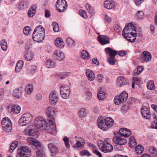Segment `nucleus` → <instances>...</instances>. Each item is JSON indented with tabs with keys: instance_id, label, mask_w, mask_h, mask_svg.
<instances>
[{
	"instance_id": "obj_39",
	"label": "nucleus",
	"mask_w": 157,
	"mask_h": 157,
	"mask_svg": "<svg viewBox=\"0 0 157 157\" xmlns=\"http://www.w3.org/2000/svg\"><path fill=\"white\" fill-rule=\"evenodd\" d=\"M144 148L140 145H138L135 148V151L136 153L138 155L142 154L144 151Z\"/></svg>"
},
{
	"instance_id": "obj_61",
	"label": "nucleus",
	"mask_w": 157,
	"mask_h": 157,
	"mask_svg": "<svg viewBox=\"0 0 157 157\" xmlns=\"http://www.w3.org/2000/svg\"><path fill=\"white\" fill-rule=\"evenodd\" d=\"M127 52L125 51H121L119 52L118 54L121 56H123L126 55Z\"/></svg>"
},
{
	"instance_id": "obj_58",
	"label": "nucleus",
	"mask_w": 157,
	"mask_h": 157,
	"mask_svg": "<svg viewBox=\"0 0 157 157\" xmlns=\"http://www.w3.org/2000/svg\"><path fill=\"white\" fill-rule=\"evenodd\" d=\"M35 141L33 144V145L35 146L36 147H39L41 146V144L39 142L36 140H35Z\"/></svg>"
},
{
	"instance_id": "obj_13",
	"label": "nucleus",
	"mask_w": 157,
	"mask_h": 157,
	"mask_svg": "<svg viewBox=\"0 0 157 157\" xmlns=\"http://www.w3.org/2000/svg\"><path fill=\"white\" fill-rule=\"evenodd\" d=\"M1 124L2 128H12V123L11 121L7 117L2 118Z\"/></svg>"
},
{
	"instance_id": "obj_19",
	"label": "nucleus",
	"mask_w": 157,
	"mask_h": 157,
	"mask_svg": "<svg viewBox=\"0 0 157 157\" xmlns=\"http://www.w3.org/2000/svg\"><path fill=\"white\" fill-rule=\"evenodd\" d=\"M54 42L55 45L59 48H62L64 47L65 43L61 37L57 38L55 40Z\"/></svg>"
},
{
	"instance_id": "obj_24",
	"label": "nucleus",
	"mask_w": 157,
	"mask_h": 157,
	"mask_svg": "<svg viewBox=\"0 0 157 157\" xmlns=\"http://www.w3.org/2000/svg\"><path fill=\"white\" fill-rule=\"evenodd\" d=\"M105 51L106 54H109L110 57H115L117 53V51L113 50L109 47L105 48Z\"/></svg>"
},
{
	"instance_id": "obj_33",
	"label": "nucleus",
	"mask_w": 157,
	"mask_h": 157,
	"mask_svg": "<svg viewBox=\"0 0 157 157\" xmlns=\"http://www.w3.org/2000/svg\"><path fill=\"white\" fill-rule=\"evenodd\" d=\"M66 41L67 44L71 48H73L75 45V41L71 38H67Z\"/></svg>"
},
{
	"instance_id": "obj_22",
	"label": "nucleus",
	"mask_w": 157,
	"mask_h": 157,
	"mask_svg": "<svg viewBox=\"0 0 157 157\" xmlns=\"http://www.w3.org/2000/svg\"><path fill=\"white\" fill-rule=\"evenodd\" d=\"M119 132L120 134L124 137H128L132 133L131 131L127 128H120Z\"/></svg>"
},
{
	"instance_id": "obj_18",
	"label": "nucleus",
	"mask_w": 157,
	"mask_h": 157,
	"mask_svg": "<svg viewBox=\"0 0 157 157\" xmlns=\"http://www.w3.org/2000/svg\"><path fill=\"white\" fill-rule=\"evenodd\" d=\"M99 42L102 45L105 44L109 43V39L106 36L100 35L98 37Z\"/></svg>"
},
{
	"instance_id": "obj_50",
	"label": "nucleus",
	"mask_w": 157,
	"mask_h": 157,
	"mask_svg": "<svg viewBox=\"0 0 157 157\" xmlns=\"http://www.w3.org/2000/svg\"><path fill=\"white\" fill-rule=\"evenodd\" d=\"M53 26V30L55 32H58L59 31V29L58 24L55 22L52 23Z\"/></svg>"
},
{
	"instance_id": "obj_35",
	"label": "nucleus",
	"mask_w": 157,
	"mask_h": 157,
	"mask_svg": "<svg viewBox=\"0 0 157 157\" xmlns=\"http://www.w3.org/2000/svg\"><path fill=\"white\" fill-rule=\"evenodd\" d=\"M0 44L2 49L4 51H6L8 48L6 41L4 39L2 40L0 42Z\"/></svg>"
},
{
	"instance_id": "obj_62",
	"label": "nucleus",
	"mask_w": 157,
	"mask_h": 157,
	"mask_svg": "<svg viewBox=\"0 0 157 157\" xmlns=\"http://www.w3.org/2000/svg\"><path fill=\"white\" fill-rule=\"evenodd\" d=\"M122 145H117L115 147L116 149L119 151H122L124 149V148Z\"/></svg>"
},
{
	"instance_id": "obj_52",
	"label": "nucleus",
	"mask_w": 157,
	"mask_h": 157,
	"mask_svg": "<svg viewBox=\"0 0 157 157\" xmlns=\"http://www.w3.org/2000/svg\"><path fill=\"white\" fill-rule=\"evenodd\" d=\"M63 140L66 147L67 148H69L70 147V144L69 143V138L67 137H65L63 138Z\"/></svg>"
},
{
	"instance_id": "obj_27",
	"label": "nucleus",
	"mask_w": 157,
	"mask_h": 157,
	"mask_svg": "<svg viewBox=\"0 0 157 157\" xmlns=\"http://www.w3.org/2000/svg\"><path fill=\"white\" fill-rule=\"evenodd\" d=\"M105 125L108 127L110 128L112 126L113 123V120L110 117H107L105 119Z\"/></svg>"
},
{
	"instance_id": "obj_11",
	"label": "nucleus",
	"mask_w": 157,
	"mask_h": 157,
	"mask_svg": "<svg viewBox=\"0 0 157 157\" xmlns=\"http://www.w3.org/2000/svg\"><path fill=\"white\" fill-rule=\"evenodd\" d=\"M59 100V97L57 93L55 91H52L50 93L49 98L50 104L52 105H55Z\"/></svg>"
},
{
	"instance_id": "obj_42",
	"label": "nucleus",
	"mask_w": 157,
	"mask_h": 157,
	"mask_svg": "<svg viewBox=\"0 0 157 157\" xmlns=\"http://www.w3.org/2000/svg\"><path fill=\"white\" fill-rule=\"evenodd\" d=\"M147 88L150 90H154L155 89V86L153 81H150L147 83Z\"/></svg>"
},
{
	"instance_id": "obj_59",
	"label": "nucleus",
	"mask_w": 157,
	"mask_h": 157,
	"mask_svg": "<svg viewBox=\"0 0 157 157\" xmlns=\"http://www.w3.org/2000/svg\"><path fill=\"white\" fill-rule=\"evenodd\" d=\"M98 81L99 82H101L103 78V75L101 74H99L97 75V77Z\"/></svg>"
},
{
	"instance_id": "obj_9",
	"label": "nucleus",
	"mask_w": 157,
	"mask_h": 157,
	"mask_svg": "<svg viewBox=\"0 0 157 157\" xmlns=\"http://www.w3.org/2000/svg\"><path fill=\"white\" fill-rule=\"evenodd\" d=\"M71 90L67 86H63L60 88V94L62 98L63 99H68L69 97Z\"/></svg>"
},
{
	"instance_id": "obj_32",
	"label": "nucleus",
	"mask_w": 157,
	"mask_h": 157,
	"mask_svg": "<svg viewBox=\"0 0 157 157\" xmlns=\"http://www.w3.org/2000/svg\"><path fill=\"white\" fill-rule=\"evenodd\" d=\"M24 57L27 61H30L33 59L34 56L32 52L28 51L25 53Z\"/></svg>"
},
{
	"instance_id": "obj_1",
	"label": "nucleus",
	"mask_w": 157,
	"mask_h": 157,
	"mask_svg": "<svg viewBox=\"0 0 157 157\" xmlns=\"http://www.w3.org/2000/svg\"><path fill=\"white\" fill-rule=\"evenodd\" d=\"M137 31L134 25L129 23L124 28L122 36L130 42H134L136 39Z\"/></svg>"
},
{
	"instance_id": "obj_49",
	"label": "nucleus",
	"mask_w": 157,
	"mask_h": 157,
	"mask_svg": "<svg viewBox=\"0 0 157 157\" xmlns=\"http://www.w3.org/2000/svg\"><path fill=\"white\" fill-rule=\"evenodd\" d=\"M86 110L84 108L81 109L79 111L78 115L80 117H83L86 116Z\"/></svg>"
},
{
	"instance_id": "obj_15",
	"label": "nucleus",
	"mask_w": 157,
	"mask_h": 157,
	"mask_svg": "<svg viewBox=\"0 0 157 157\" xmlns=\"http://www.w3.org/2000/svg\"><path fill=\"white\" fill-rule=\"evenodd\" d=\"M38 128H32L29 129H26L24 131L25 133L28 136H38L39 134V132Z\"/></svg>"
},
{
	"instance_id": "obj_6",
	"label": "nucleus",
	"mask_w": 157,
	"mask_h": 157,
	"mask_svg": "<svg viewBox=\"0 0 157 157\" xmlns=\"http://www.w3.org/2000/svg\"><path fill=\"white\" fill-rule=\"evenodd\" d=\"M48 125H49L48 124ZM48 124L46 120L43 117H38L35 119L32 127L35 128H46L48 127Z\"/></svg>"
},
{
	"instance_id": "obj_40",
	"label": "nucleus",
	"mask_w": 157,
	"mask_h": 157,
	"mask_svg": "<svg viewBox=\"0 0 157 157\" xmlns=\"http://www.w3.org/2000/svg\"><path fill=\"white\" fill-rule=\"evenodd\" d=\"M81 56L83 59H87L89 58V54L88 52L85 50H83L81 52Z\"/></svg>"
},
{
	"instance_id": "obj_2",
	"label": "nucleus",
	"mask_w": 157,
	"mask_h": 157,
	"mask_svg": "<svg viewBox=\"0 0 157 157\" xmlns=\"http://www.w3.org/2000/svg\"><path fill=\"white\" fill-rule=\"evenodd\" d=\"M44 29L42 25H39L35 29L33 34L32 38L37 42H42L44 38Z\"/></svg>"
},
{
	"instance_id": "obj_23",
	"label": "nucleus",
	"mask_w": 157,
	"mask_h": 157,
	"mask_svg": "<svg viewBox=\"0 0 157 157\" xmlns=\"http://www.w3.org/2000/svg\"><path fill=\"white\" fill-rule=\"evenodd\" d=\"M126 81L123 76H120L117 79V86L118 87H121L126 84Z\"/></svg>"
},
{
	"instance_id": "obj_43",
	"label": "nucleus",
	"mask_w": 157,
	"mask_h": 157,
	"mask_svg": "<svg viewBox=\"0 0 157 157\" xmlns=\"http://www.w3.org/2000/svg\"><path fill=\"white\" fill-rule=\"evenodd\" d=\"M144 67L143 66L138 67L136 69H135L133 71V74L135 75H138L142 71Z\"/></svg>"
},
{
	"instance_id": "obj_56",
	"label": "nucleus",
	"mask_w": 157,
	"mask_h": 157,
	"mask_svg": "<svg viewBox=\"0 0 157 157\" xmlns=\"http://www.w3.org/2000/svg\"><path fill=\"white\" fill-rule=\"evenodd\" d=\"M92 94L90 92H87L86 93L85 99L87 101H89L91 98Z\"/></svg>"
},
{
	"instance_id": "obj_48",
	"label": "nucleus",
	"mask_w": 157,
	"mask_h": 157,
	"mask_svg": "<svg viewBox=\"0 0 157 157\" xmlns=\"http://www.w3.org/2000/svg\"><path fill=\"white\" fill-rule=\"evenodd\" d=\"M45 129L51 134L55 135L57 133L56 128H45Z\"/></svg>"
},
{
	"instance_id": "obj_29",
	"label": "nucleus",
	"mask_w": 157,
	"mask_h": 157,
	"mask_svg": "<svg viewBox=\"0 0 157 157\" xmlns=\"http://www.w3.org/2000/svg\"><path fill=\"white\" fill-rule=\"evenodd\" d=\"M22 92L21 88H18L14 90L13 95L16 98H19L21 96Z\"/></svg>"
},
{
	"instance_id": "obj_47",
	"label": "nucleus",
	"mask_w": 157,
	"mask_h": 157,
	"mask_svg": "<svg viewBox=\"0 0 157 157\" xmlns=\"http://www.w3.org/2000/svg\"><path fill=\"white\" fill-rule=\"evenodd\" d=\"M86 7L90 14L92 15L94 13V10L93 8L91 6L90 4L87 3L86 5Z\"/></svg>"
},
{
	"instance_id": "obj_17",
	"label": "nucleus",
	"mask_w": 157,
	"mask_h": 157,
	"mask_svg": "<svg viewBox=\"0 0 157 157\" xmlns=\"http://www.w3.org/2000/svg\"><path fill=\"white\" fill-rule=\"evenodd\" d=\"M115 6V2L113 0H106L104 2V6L108 9H112Z\"/></svg>"
},
{
	"instance_id": "obj_54",
	"label": "nucleus",
	"mask_w": 157,
	"mask_h": 157,
	"mask_svg": "<svg viewBox=\"0 0 157 157\" xmlns=\"http://www.w3.org/2000/svg\"><path fill=\"white\" fill-rule=\"evenodd\" d=\"M79 13L80 15L83 18L86 19L87 18L86 13L85 11L82 10H80L79 11Z\"/></svg>"
},
{
	"instance_id": "obj_38",
	"label": "nucleus",
	"mask_w": 157,
	"mask_h": 157,
	"mask_svg": "<svg viewBox=\"0 0 157 157\" xmlns=\"http://www.w3.org/2000/svg\"><path fill=\"white\" fill-rule=\"evenodd\" d=\"M56 65V63L53 60H48L46 63V66L48 68H54L55 67Z\"/></svg>"
},
{
	"instance_id": "obj_28",
	"label": "nucleus",
	"mask_w": 157,
	"mask_h": 157,
	"mask_svg": "<svg viewBox=\"0 0 157 157\" xmlns=\"http://www.w3.org/2000/svg\"><path fill=\"white\" fill-rule=\"evenodd\" d=\"M8 108L11 109V112H12L16 113H18L21 110L20 107L18 105H14L11 106H9Z\"/></svg>"
},
{
	"instance_id": "obj_34",
	"label": "nucleus",
	"mask_w": 157,
	"mask_h": 157,
	"mask_svg": "<svg viewBox=\"0 0 157 157\" xmlns=\"http://www.w3.org/2000/svg\"><path fill=\"white\" fill-rule=\"evenodd\" d=\"M33 90V86L31 84H29L25 88V91L28 94H30Z\"/></svg>"
},
{
	"instance_id": "obj_45",
	"label": "nucleus",
	"mask_w": 157,
	"mask_h": 157,
	"mask_svg": "<svg viewBox=\"0 0 157 157\" xmlns=\"http://www.w3.org/2000/svg\"><path fill=\"white\" fill-rule=\"evenodd\" d=\"M18 144L17 141H14L10 145V152H12L17 147Z\"/></svg>"
},
{
	"instance_id": "obj_20",
	"label": "nucleus",
	"mask_w": 157,
	"mask_h": 157,
	"mask_svg": "<svg viewBox=\"0 0 157 157\" xmlns=\"http://www.w3.org/2000/svg\"><path fill=\"white\" fill-rule=\"evenodd\" d=\"M48 147L51 152V155L52 156L56 155L58 152L59 150L57 147L53 144H48Z\"/></svg>"
},
{
	"instance_id": "obj_12",
	"label": "nucleus",
	"mask_w": 157,
	"mask_h": 157,
	"mask_svg": "<svg viewBox=\"0 0 157 157\" xmlns=\"http://www.w3.org/2000/svg\"><path fill=\"white\" fill-rule=\"evenodd\" d=\"M141 113L142 116L146 119H149L151 117L149 107L148 106L143 105L141 110Z\"/></svg>"
},
{
	"instance_id": "obj_30",
	"label": "nucleus",
	"mask_w": 157,
	"mask_h": 157,
	"mask_svg": "<svg viewBox=\"0 0 157 157\" xmlns=\"http://www.w3.org/2000/svg\"><path fill=\"white\" fill-rule=\"evenodd\" d=\"M29 5V2L26 1H21L18 5V8L20 10H22L28 8Z\"/></svg>"
},
{
	"instance_id": "obj_10",
	"label": "nucleus",
	"mask_w": 157,
	"mask_h": 157,
	"mask_svg": "<svg viewBox=\"0 0 157 157\" xmlns=\"http://www.w3.org/2000/svg\"><path fill=\"white\" fill-rule=\"evenodd\" d=\"M56 6L58 11L62 12L67 8V4L65 0H58Z\"/></svg>"
},
{
	"instance_id": "obj_4",
	"label": "nucleus",
	"mask_w": 157,
	"mask_h": 157,
	"mask_svg": "<svg viewBox=\"0 0 157 157\" xmlns=\"http://www.w3.org/2000/svg\"><path fill=\"white\" fill-rule=\"evenodd\" d=\"M110 140L107 138L105 139L103 142H99L98 145L100 149L104 153L110 152L113 149V147L109 143Z\"/></svg>"
},
{
	"instance_id": "obj_3",
	"label": "nucleus",
	"mask_w": 157,
	"mask_h": 157,
	"mask_svg": "<svg viewBox=\"0 0 157 157\" xmlns=\"http://www.w3.org/2000/svg\"><path fill=\"white\" fill-rule=\"evenodd\" d=\"M56 112V109L52 106L48 107L46 109L50 128H56L54 115Z\"/></svg>"
},
{
	"instance_id": "obj_64",
	"label": "nucleus",
	"mask_w": 157,
	"mask_h": 157,
	"mask_svg": "<svg viewBox=\"0 0 157 157\" xmlns=\"http://www.w3.org/2000/svg\"><path fill=\"white\" fill-rule=\"evenodd\" d=\"M151 127V128H157V119L152 123Z\"/></svg>"
},
{
	"instance_id": "obj_14",
	"label": "nucleus",
	"mask_w": 157,
	"mask_h": 157,
	"mask_svg": "<svg viewBox=\"0 0 157 157\" xmlns=\"http://www.w3.org/2000/svg\"><path fill=\"white\" fill-rule=\"evenodd\" d=\"M113 141L115 144L120 145H124L127 143L126 139L118 136L114 137L113 138Z\"/></svg>"
},
{
	"instance_id": "obj_37",
	"label": "nucleus",
	"mask_w": 157,
	"mask_h": 157,
	"mask_svg": "<svg viewBox=\"0 0 157 157\" xmlns=\"http://www.w3.org/2000/svg\"><path fill=\"white\" fill-rule=\"evenodd\" d=\"M85 142L84 140L81 138L80 140L77 141V143L73 146L74 147H82L85 144Z\"/></svg>"
},
{
	"instance_id": "obj_41",
	"label": "nucleus",
	"mask_w": 157,
	"mask_h": 157,
	"mask_svg": "<svg viewBox=\"0 0 157 157\" xmlns=\"http://www.w3.org/2000/svg\"><path fill=\"white\" fill-rule=\"evenodd\" d=\"M129 144L131 147H133L136 145V142L134 137L131 136L129 138Z\"/></svg>"
},
{
	"instance_id": "obj_46",
	"label": "nucleus",
	"mask_w": 157,
	"mask_h": 157,
	"mask_svg": "<svg viewBox=\"0 0 157 157\" xmlns=\"http://www.w3.org/2000/svg\"><path fill=\"white\" fill-rule=\"evenodd\" d=\"M31 31V29L29 26H27L24 27L23 29V33L25 35H29Z\"/></svg>"
},
{
	"instance_id": "obj_36",
	"label": "nucleus",
	"mask_w": 157,
	"mask_h": 157,
	"mask_svg": "<svg viewBox=\"0 0 157 157\" xmlns=\"http://www.w3.org/2000/svg\"><path fill=\"white\" fill-rule=\"evenodd\" d=\"M23 62L22 60L17 62L15 69L16 72H18L20 71L23 67Z\"/></svg>"
},
{
	"instance_id": "obj_44",
	"label": "nucleus",
	"mask_w": 157,
	"mask_h": 157,
	"mask_svg": "<svg viewBox=\"0 0 157 157\" xmlns=\"http://www.w3.org/2000/svg\"><path fill=\"white\" fill-rule=\"evenodd\" d=\"M98 98L100 100H102L105 98V94L102 90H100L97 94Z\"/></svg>"
},
{
	"instance_id": "obj_57",
	"label": "nucleus",
	"mask_w": 157,
	"mask_h": 157,
	"mask_svg": "<svg viewBox=\"0 0 157 157\" xmlns=\"http://www.w3.org/2000/svg\"><path fill=\"white\" fill-rule=\"evenodd\" d=\"M36 153L37 157H45L44 155L43 152L39 149L37 150Z\"/></svg>"
},
{
	"instance_id": "obj_7",
	"label": "nucleus",
	"mask_w": 157,
	"mask_h": 157,
	"mask_svg": "<svg viewBox=\"0 0 157 157\" xmlns=\"http://www.w3.org/2000/svg\"><path fill=\"white\" fill-rule=\"evenodd\" d=\"M32 115L29 113L23 114L19 121V123L22 126H25L28 124L33 120Z\"/></svg>"
},
{
	"instance_id": "obj_21",
	"label": "nucleus",
	"mask_w": 157,
	"mask_h": 157,
	"mask_svg": "<svg viewBox=\"0 0 157 157\" xmlns=\"http://www.w3.org/2000/svg\"><path fill=\"white\" fill-rule=\"evenodd\" d=\"M54 57L59 61L63 60L65 58L64 53L62 51L57 50L54 53Z\"/></svg>"
},
{
	"instance_id": "obj_8",
	"label": "nucleus",
	"mask_w": 157,
	"mask_h": 157,
	"mask_svg": "<svg viewBox=\"0 0 157 157\" xmlns=\"http://www.w3.org/2000/svg\"><path fill=\"white\" fill-rule=\"evenodd\" d=\"M128 97V93L125 91L122 92L118 96L115 97L114 102L116 105H118L126 101Z\"/></svg>"
},
{
	"instance_id": "obj_51",
	"label": "nucleus",
	"mask_w": 157,
	"mask_h": 157,
	"mask_svg": "<svg viewBox=\"0 0 157 157\" xmlns=\"http://www.w3.org/2000/svg\"><path fill=\"white\" fill-rule=\"evenodd\" d=\"M149 152L153 155H155L157 154L156 149L153 147H151L149 148Z\"/></svg>"
},
{
	"instance_id": "obj_5",
	"label": "nucleus",
	"mask_w": 157,
	"mask_h": 157,
	"mask_svg": "<svg viewBox=\"0 0 157 157\" xmlns=\"http://www.w3.org/2000/svg\"><path fill=\"white\" fill-rule=\"evenodd\" d=\"M31 155L30 148L27 146H23L18 149L16 157H29Z\"/></svg>"
},
{
	"instance_id": "obj_25",
	"label": "nucleus",
	"mask_w": 157,
	"mask_h": 157,
	"mask_svg": "<svg viewBox=\"0 0 157 157\" xmlns=\"http://www.w3.org/2000/svg\"><path fill=\"white\" fill-rule=\"evenodd\" d=\"M86 74L88 80L93 81L95 78V75L93 72L90 69H87L86 71Z\"/></svg>"
},
{
	"instance_id": "obj_55",
	"label": "nucleus",
	"mask_w": 157,
	"mask_h": 157,
	"mask_svg": "<svg viewBox=\"0 0 157 157\" xmlns=\"http://www.w3.org/2000/svg\"><path fill=\"white\" fill-rule=\"evenodd\" d=\"M136 16L139 19H142L144 17L143 12L142 11H138L136 14Z\"/></svg>"
},
{
	"instance_id": "obj_53",
	"label": "nucleus",
	"mask_w": 157,
	"mask_h": 157,
	"mask_svg": "<svg viewBox=\"0 0 157 157\" xmlns=\"http://www.w3.org/2000/svg\"><path fill=\"white\" fill-rule=\"evenodd\" d=\"M108 61L110 65H114L116 62V60L114 58V57H109L108 59Z\"/></svg>"
},
{
	"instance_id": "obj_60",
	"label": "nucleus",
	"mask_w": 157,
	"mask_h": 157,
	"mask_svg": "<svg viewBox=\"0 0 157 157\" xmlns=\"http://www.w3.org/2000/svg\"><path fill=\"white\" fill-rule=\"evenodd\" d=\"M81 154L82 155H85L89 156L90 155V154L89 152L88 151L86 150L81 151Z\"/></svg>"
},
{
	"instance_id": "obj_63",
	"label": "nucleus",
	"mask_w": 157,
	"mask_h": 157,
	"mask_svg": "<svg viewBox=\"0 0 157 157\" xmlns=\"http://www.w3.org/2000/svg\"><path fill=\"white\" fill-rule=\"evenodd\" d=\"M94 152L99 157H102V155L101 153L100 152H99L98 150L96 149H94Z\"/></svg>"
},
{
	"instance_id": "obj_16",
	"label": "nucleus",
	"mask_w": 157,
	"mask_h": 157,
	"mask_svg": "<svg viewBox=\"0 0 157 157\" xmlns=\"http://www.w3.org/2000/svg\"><path fill=\"white\" fill-rule=\"evenodd\" d=\"M141 58L144 61L148 62L150 61L151 59V55L148 52L144 51L141 55Z\"/></svg>"
},
{
	"instance_id": "obj_26",
	"label": "nucleus",
	"mask_w": 157,
	"mask_h": 157,
	"mask_svg": "<svg viewBox=\"0 0 157 157\" xmlns=\"http://www.w3.org/2000/svg\"><path fill=\"white\" fill-rule=\"evenodd\" d=\"M105 119L102 116L99 117L97 120V125L98 128H104L105 126Z\"/></svg>"
},
{
	"instance_id": "obj_31",
	"label": "nucleus",
	"mask_w": 157,
	"mask_h": 157,
	"mask_svg": "<svg viewBox=\"0 0 157 157\" xmlns=\"http://www.w3.org/2000/svg\"><path fill=\"white\" fill-rule=\"evenodd\" d=\"M36 9V6H33L31 7L28 13V16L29 17H32L34 15Z\"/></svg>"
}]
</instances>
